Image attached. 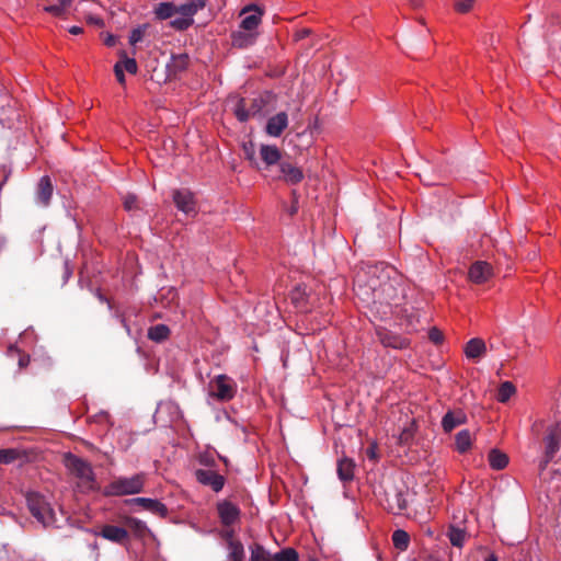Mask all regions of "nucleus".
I'll list each match as a JSON object with an SVG mask.
<instances>
[{
    "label": "nucleus",
    "mask_w": 561,
    "mask_h": 561,
    "mask_svg": "<svg viewBox=\"0 0 561 561\" xmlns=\"http://www.w3.org/2000/svg\"><path fill=\"white\" fill-rule=\"evenodd\" d=\"M133 503L140 505L144 510L151 512L160 517L168 515V507L158 500L148 497H136L131 500Z\"/></svg>",
    "instance_id": "f3484780"
},
{
    "label": "nucleus",
    "mask_w": 561,
    "mask_h": 561,
    "mask_svg": "<svg viewBox=\"0 0 561 561\" xmlns=\"http://www.w3.org/2000/svg\"><path fill=\"white\" fill-rule=\"evenodd\" d=\"M443 332L440 330H438L437 328H432L430 331H428V339L431 342H433L434 344H439L443 342Z\"/></svg>",
    "instance_id": "c03bdc74"
},
{
    "label": "nucleus",
    "mask_w": 561,
    "mask_h": 561,
    "mask_svg": "<svg viewBox=\"0 0 561 561\" xmlns=\"http://www.w3.org/2000/svg\"><path fill=\"white\" fill-rule=\"evenodd\" d=\"M219 518L225 526L233 525L240 518V510L232 502L225 500L217 504Z\"/></svg>",
    "instance_id": "f8f14e48"
},
{
    "label": "nucleus",
    "mask_w": 561,
    "mask_h": 561,
    "mask_svg": "<svg viewBox=\"0 0 561 561\" xmlns=\"http://www.w3.org/2000/svg\"><path fill=\"white\" fill-rule=\"evenodd\" d=\"M552 459H548V456L545 455L543 459L540 461L539 463V470L540 472H542L543 470H546L548 463L551 461Z\"/></svg>",
    "instance_id": "3c124183"
},
{
    "label": "nucleus",
    "mask_w": 561,
    "mask_h": 561,
    "mask_svg": "<svg viewBox=\"0 0 561 561\" xmlns=\"http://www.w3.org/2000/svg\"><path fill=\"white\" fill-rule=\"evenodd\" d=\"M465 423H467V415L461 409L449 410L442 419V427L446 433Z\"/></svg>",
    "instance_id": "dca6fc26"
},
{
    "label": "nucleus",
    "mask_w": 561,
    "mask_h": 561,
    "mask_svg": "<svg viewBox=\"0 0 561 561\" xmlns=\"http://www.w3.org/2000/svg\"><path fill=\"white\" fill-rule=\"evenodd\" d=\"M485 343L481 339H471L465 347L466 356L470 359H477L485 353Z\"/></svg>",
    "instance_id": "4be33fe9"
},
{
    "label": "nucleus",
    "mask_w": 561,
    "mask_h": 561,
    "mask_svg": "<svg viewBox=\"0 0 561 561\" xmlns=\"http://www.w3.org/2000/svg\"><path fill=\"white\" fill-rule=\"evenodd\" d=\"M448 538L450 540V543L455 547L461 548L463 546L465 539H466V531L457 528V527H450L448 529Z\"/></svg>",
    "instance_id": "c9c22d12"
},
{
    "label": "nucleus",
    "mask_w": 561,
    "mask_h": 561,
    "mask_svg": "<svg viewBox=\"0 0 561 561\" xmlns=\"http://www.w3.org/2000/svg\"><path fill=\"white\" fill-rule=\"evenodd\" d=\"M494 275L493 267L485 261H477L469 268V279L474 284H483Z\"/></svg>",
    "instance_id": "9d476101"
},
{
    "label": "nucleus",
    "mask_w": 561,
    "mask_h": 561,
    "mask_svg": "<svg viewBox=\"0 0 561 561\" xmlns=\"http://www.w3.org/2000/svg\"><path fill=\"white\" fill-rule=\"evenodd\" d=\"M87 21H88V23L93 24V25H98V26H103V24H104V22H103V20L101 18L94 16V15H89L87 18Z\"/></svg>",
    "instance_id": "8fccbe9b"
},
{
    "label": "nucleus",
    "mask_w": 561,
    "mask_h": 561,
    "mask_svg": "<svg viewBox=\"0 0 561 561\" xmlns=\"http://www.w3.org/2000/svg\"><path fill=\"white\" fill-rule=\"evenodd\" d=\"M100 536L112 542L123 543L128 538V531L124 527L104 525L100 531Z\"/></svg>",
    "instance_id": "6ab92c4d"
},
{
    "label": "nucleus",
    "mask_w": 561,
    "mask_h": 561,
    "mask_svg": "<svg viewBox=\"0 0 561 561\" xmlns=\"http://www.w3.org/2000/svg\"><path fill=\"white\" fill-rule=\"evenodd\" d=\"M268 94L266 95H260L257 98H254V99H251V100H248L249 102V115H250V118L251 117H255L257 115H261L265 105L267 104L268 102Z\"/></svg>",
    "instance_id": "c85d7f7f"
},
{
    "label": "nucleus",
    "mask_w": 561,
    "mask_h": 561,
    "mask_svg": "<svg viewBox=\"0 0 561 561\" xmlns=\"http://www.w3.org/2000/svg\"><path fill=\"white\" fill-rule=\"evenodd\" d=\"M309 32H310L309 30H304V31L301 32V36H307V35L309 34Z\"/></svg>",
    "instance_id": "052dcab7"
},
{
    "label": "nucleus",
    "mask_w": 561,
    "mask_h": 561,
    "mask_svg": "<svg viewBox=\"0 0 561 561\" xmlns=\"http://www.w3.org/2000/svg\"><path fill=\"white\" fill-rule=\"evenodd\" d=\"M210 394L220 401L231 400L237 391L236 382L226 375H219L209 382Z\"/></svg>",
    "instance_id": "39448f33"
},
{
    "label": "nucleus",
    "mask_w": 561,
    "mask_h": 561,
    "mask_svg": "<svg viewBox=\"0 0 561 561\" xmlns=\"http://www.w3.org/2000/svg\"><path fill=\"white\" fill-rule=\"evenodd\" d=\"M516 392L515 386L511 381H504L501 383L496 399L499 402L505 403Z\"/></svg>",
    "instance_id": "72a5a7b5"
},
{
    "label": "nucleus",
    "mask_w": 561,
    "mask_h": 561,
    "mask_svg": "<svg viewBox=\"0 0 561 561\" xmlns=\"http://www.w3.org/2000/svg\"><path fill=\"white\" fill-rule=\"evenodd\" d=\"M194 23V20L192 18H185V16H181V18H178V19H174L170 22V25L176 30V31H185L187 30L190 26H192Z\"/></svg>",
    "instance_id": "4c0bfd02"
},
{
    "label": "nucleus",
    "mask_w": 561,
    "mask_h": 561,
    "mask_svg": "<svg viewBox=\"0 0 561 561\" xmlns=\"http://www.w3.org/2000/svg\"><path fill=\"white\" fill-rule=\"evenodd\" d=\"M206 5L205 0H187L181 5H176V13L185 18H192Z\"/></svg>",
    "instance_id": "aec40b11"
},
{
    "label": "nucleus",
    "mask_w": 561,
    "mask_h": 561,
    "mask_svg": "<svg viewBox=\"0 0 561 561\" xmlns=\"http://www.w3.org/2000/svg\"><path fill=\"white\" fill-rule=\"evenodd\" d=\"M408 2L413 9H417L422 5L423 0H408Z\"/></svg>",
    "instance_id": "603ef678"
},
{
    "label": "nucleus",
    "mask_w": 561,
    "mask_h": 561,
    "mask_svg": "<svg viewBox=\"0 0 561 561\" xmlns=\"http://www.w3.org/2000/svg\"><path fill=\"white\" fill-rule=\"evenodd\" d=\"M144 30L141 27L134 28L129 35V44L135 45L142 41Z\"/></svg>",
    "instance_id": "a18cd8bd"
},
{
    "label": "nucleus",
    "mask_w": 561,
    "mask_h": 561,
    "mask_svg": "<svg viewBox=\"0 0 561 561\" xmlns=\"http://www.w3.org/2000/svg\"><path fill=\"white\" fill-rule=\"evenodd\" d=\"M488 459L491 468L494 470H502L508 463L507 455L496 448L490 450Z\"/></svg>",
    "instance_id": "a878e982"
},
{
    "label": "nucleus",
    "mask_w": 561,
    "mask_h": 561,
    "mask_svg": "<svg viewBox=\"0 0 561 561\" xmlns=\"http://www.w3.org/2000/svg\"><path fill=\"white\" fill-rule=\"evenodd\" d=\"M546 450L545 455L548 456V459H553L557 451L559 450V434L556 430L550 431L549 434L545 438Z\"/></svg>",
    "instance_id": "cd10ccee"
},
{
    "label": "nucleus",
    "mask_w": 561,
    "mask_h": 561,
    "mask_svg": "<svg viewBox=\"0 0 561 561\" xmlns=\"http://www.w3.org/2000/svg\"><path fill=\"white\" fill-rule=\"evenodd\" d=\"M273 556L279 561H299L298 552L294 548H285Z\"/></svg>",
    "instance_id": "e433bc0d"
},
{
    "label": "nucleus",
    "mask_w": 561,
    "mask_h": 561,
    "mask_svg": "<svg viewBox=\"0 0 561 561\" xmlns=\"http://www.w3.org/2000/svg\"><path fill=\"white\" fill-rule=\"evenodd\" d=\"M367 455H368L369 458H375L376 457V454H375V450H374L373 447L368 448Z\"/></svg>",
    "instance_id": "13d9d810"
},
{
    "label": "nucleus",
    "mask_w": 561,
    "mask_h": 561,
    "mask_svg": "<svg viewBox=\"0 0 561 561\" xmlns=\"http://www.w3.org/2000/svg\"><path fill=\"white\" fill-rule=\"evenodd\" d=\"M392 542L397 549L405 551L410 543V536L407 531L397 529L392 534Z\"/></svg>",
    "instance_id": "2f4dec72"
},
{
    "label": "nucleus",
    "mask_w": 561,
    "mask_h": 561,
    "mask_svg": "<svg viewBox=\"0 0 561 561\" xmlns=\"http://www.w3.org/2000/svg\"><path fill=\"white\" fill-rule=\"evenodd\" d=\"M201 462L208 466V465H211L214 462V460L209 461L208 459L202 458Z\"/></svg>",
    "instance_id": "bf43d9fd"
},
{
    "label": "nucleus",
    "mask_w": 561,
    "mask_h": 561,
    "mask_svg": "<svg viewBox=\"0 0 561 561\" xmlns=\"http://www.w3.org/2000/svg\"><path fill=\"white\" fill-rule=\"evenodd\" d=\"M195 478L201 484L209 486L215 492L221 491L226 482L224 476L210 469H197Z\"/></svg>",
    "instance_id": "1a4fd4ad"
},
{
    "label": "nucleus",
    "mask_w": 561,
    "mask_h": 561,
    "mask_svg": "<svg viewBox=\"0 0 561 561\" xmlns=\"http://www.w3.org/2000/svg\"><path fill=\"white\" fill-rule=\"evenodd\" d=\"M259 36V32L247 31L244 28H238L230 35L231 45L236 48H248L255 44Z\"/></svg>",
    "instance_id": "ddd939ff"
},
{
    "label": "nucleus",
    "mask_w": 561,
    "mask_h": 561,
    "mask_svg": "<svg viewBox=\"0 0 561 561\" xmlns=\"http://www.w3.org/2000/svg\"><path fill=\"white\" fill-rule=\"evenodd\" d=\"M137 207V197L133 194H128L124 197V208L126 210H133Z\"/></svg>",
    "instance_id": "49530a36"
},
{
    "label": "nucleus",
    "mask_w": 561,
    "mask_h": 561,
    "mask_svg": "<svg viewBox=\"0 0 561 561\" xmlns=\"http://www.w3.org/2000/svg\"><path fill=\"white\" fill-rule=\"evenodd\" d=\"M66 467L75 474L84 485L92 488L94 482V472L91 465L72 454L66 456Z\"/></svg>",
    "instance_id": "7ed1b4c3"
},
{
    "label": "nucleus",
    "mask_w": 561,
    "mask_h": 561,
    "mask_svg": "<svg viewBox=\"0 0 561 561\" xmlns=\"http://www.w3.org/2000/svg\"><path fill=\"white\" fill-rule=\"evenodd\" d=\"M249 549L251 552L249 561H279L260 543H253Z\"/></svg>",
    "instance_id": "393cba45"
},
{
    "label": "nucleus",
    "mask_w": 561,
    "mask_h": 561,
    "mask_svg": "<svg viewBox=\"0 0 561 561\" xmlns=\"http://www.w3.org/2000/svg\"><path fill=\"white\" fill-rule=\"evenodd\" d=\"M356 284H357V287H358L359 289H362V285L358 283V280L356 282Z\"/></svg>",
    "instance_id": "0e129e2a"
},
{
    "label": "nucleus",
    "mask_w": 561,
    "mask_h": 561,
    "mask_svg": "<svg viewBox=\"0 0 561 561\" xmlns=\"http://www.w3.org/2000/svg\"><path fill=\"white\" fill-rule=\"evenodd\" d=\"M27 507L31 514L45 527L56 522L55 513L45 497L37 492H30L26 495Z\"/></svg>",
    "instance_id": "f03ea898"
},
{
    "label": "nucleus",
    "mask_w": 561,
    "mask_h": 561,
    "mask_svg": "<svg viewBox=\"0 0 561 561\" xmlns=\"http://www.w3.org/2000/svg\"><path fill=\"white\" fill-rule=\"evenodd\" d=\"M297 211H298V206H297V202H295V203L291 205L290 209H289V214H290V216H293V215H295Z\"/></svg>",
    "instance_id": "4d7b16f0"
},
{
    "label": "nucleus",
    "mask_w": 561,
    "mask_h": 561,
    "mask_svg": "<svg viewBox=\"0 0 561 561\" xmlns=\"http://www.w3.org/2000/svg\"><path fill=\"white\" fill-rule=\"evenodd\" d=\"M57 2L66 10L71 5L72 0H57Z\"/></svg>",
    "instance_id": "864d4df0"
},
{
    "label": "nucleus",
    "mask_w": 561,
    "mask_h": 561,
    "mask_svg": "<svg viewBox=\"0 0 561 561\" xmlns=\"http://www.w3.org/2000/svg\"><path fill=\"white\" fill-rule=\"evenodd\" d=\"M355 463L351 458H342L337 462V476L343 482L352 481L354 478Z\"/></svg>",
    "instance_id": "412c9836"
},
{
    "label": "nucleus",
    "mask_w": 561,
    "mask_h": 561,
    "mask_svg": "<svg viewBox=\"0 0 561 561\" xmlns=\"http://www.w3.org/2000/svg\"><path fill=\"white\" fill-rule=\"evenodd\" d=\"M125 526H127L138 537H142L148 531L147 525L142 520L134 517L125 519Z\"/></svg>",
    "instance_id": "f704fd0d"
},
{
    "label": "nucleus",
    "mask_w": 561,
    "mask_h": 561,
    "mask_svg": "<svg viewBox=\"0 0 561 561\" xmlns=\"http://www.w3.org/2000/svg\"><path fill=\"white\" fill-rule=\"evenodd\" d=\"M312 561H316V560H312Z\"/></svg>",
    "instance_id": "69168bd1"
},
{
    "label": "nucleus",
    "mask_w": 561,
    "mask_h": 561,
    "mask_svg": "<svg viewBox=\"0 0 561 561\" xmlns=\"http://www.w3.org/2000/svg\"><path fill=\"white\" fill-rule=\"evenodd\" d=\"M228 558L230 561H244V548L241 541L233 539L232 534L228 535Z\"/></svg>",
    "instance_id": "b1692460"
},
{
    "label": "nucleus",
    "mask_w": 561,
    "mask_h": 561,
    "mask_svg": "<svg viewBox=\"0 0 561 561\" xmlns=\"http://www.w3.org/2000/svg\"><path fill=\"white\" fill-rule=\"evenodd\" d=\"M260 157L265 164V170H271L272 167L278 165L282 160L280 150L274 145H262L260 148Z\"/></svg>",
    "instance_id": "2eb2a0df"
},
{
    "label": "nucleus",
    "mask_w": 561,
    "mask_h": 561,
    "mask_svg": "<svg viewBox=\"0 0 561 561\" xmlns=\"http://www.w3.org/2000/svg\"><path fill=\"white\" fill-rule=\"evenodd\" d=\"M53 183L49 176L45 175L41 178L36 188V202L42 206H47L53 196Z\"/></svg>",
    "instance_id": "a211bd4d"
},
{
    "label": "nucleus",
    "mask_w": 561,
    "mask_h": 561,
    "mask_svg": "<svg viewBox=\"0 0 561 561\" xmlns=\"http://www.w3.org/2000/svg\"><path fill=\"white\" fill-rule=\"evenodd\" d=\"M44 10L54 16H64L67 13V10L64 9L58 2L56 4L45 7Z\"/></svg>",
    "instance_id": "79ce46f5"
},
{
    "label": "nucleus",
    "mask_w": 561,
    "mask_h": 561,
    "mask_svg": "<svg viewBox=\"0 0 561 561\" xmlns=\"http://www.w3.org/2000/svg\"><path fill=\"white\" fill-rule=\"evenodd\" d=\"M288 126V116L285 112H279L276 115L268 118L265 131L268 136L272 137H279L282 133L287 128Z\"/></svg>",
    "instance_id": "4468645a"
},
{
    "label": "nucleus",
    "mask_w": 561,
    "mask_h": 561,
    "mask_svg": "<svg viewBox=\"0 0 561 561\" xmlns=\"http://www.w3.org/2000/svg\"><path fill=\"white\" fill-rule=\"evenodd\" d=\"M473 2L474 0H456L455 9L460 13H466L472 8Z\"/></svg>",
    "instance_id": "a19ab883"
},
{
    "label": "nucleus",
    "mask_w": 561,
    "mask_h": 561,
    "mask_svg": "<svg viewBox=\"0 0 561 561\" xmlns=\"http://www.w3.org/2000/svg\"><path fill=\"white\" fill-rule=\"evenodd\" d=\"M456 449L463 454L471 447V433L468 430H462L456 435Z\"/></svg>",
    "instance_id": "7c9ffc66"
},
{
    "label": "nucleus",
    "mask_w": 561,
    "mask_h": 561,
    "mask_svg": "<svg viewBox=\"0 0 561 561\" xmlns=\"http://www.w3.org/2000/svg\"><path fill=\"white\" fill-rule=\"evenodd\" d=\"M376 336L385 347L404 350L410 346V341L386 328H376Z\"/></svg>",
    "instance_id": "6e6552de"
},
{
    "label": "nucleus",
    "mask_w": 561,
    "mask_h": 561,
    "mask_svg": "<svg viewBox=\"0 0 561 561\" xmlns=\"http://www.w3.org/2000/svg\"><path fill=\"white\" fill-rule=\"evenodd\" d=\"M176 14V5L172 2H161L154 8V15L158 20H167Z\"/></svg>",
    "instance_id": "c756f323"
},
{
    "label": "nucleus",
    "mask_w": 561,
    "mask_h": 561,
    "mask_svg": "<svg viewBox=\"0 0 561 561\" xmlns=\"http://www.w3.org/2000/svg\"><path fill=\"white\" fill-rule=\"evenodd\" d=\"M19 456V453L15 449H0V463H11L13 462Z\"/></svg>",
    "instance_id": "58836bf2"
},
{
    "label": "nucleus",
    "mask_w": 561,
    "mask_h": 561,
    "mask_svg": "<svg viewBox=\"0 0 561 561\" xmlns=\"http://www.w3.org/2000/svg\"><path fill=\"white\" fill-rule=\"evenodd\" d=\"M279 174L275 179L283 180L287 184L295 185L304 180L302 171L288 160L279 162Z\"/></svg>",
    "instance_id": "9b49d317"
},
{
    "label": "nucleus",
    "mask_w": 561,
    "mask_h": 561,
    "mask_svg": "<svg viewBox=\"0 0 561 561\" xmlns=\"http://www.w3.org/2000/svg\"><path fill=\"white\" fill-rule=\"evenodd\" d=\"M248 158H249L250 160H253V153H251V154H250V153H248Z\"/></svg>",
    "instance_id": "e2e57ef3"
},
{
    "label": "nucleus",
    "mask_w": 561,
    "mask_h": 561,
    "mask_svg": "<svg viewBox=\"0 0 561 561\" xmlns=\"http://www.w3.org/2000/svg\"><path fill=\"white\" fill-rule=\"evenodd\" d=\"M114 72H115V76H116V79L117 81L121 83V84H124L125 83V75H124V69L122 67V64L121 62H116L115 66H114Z\"/></svg>",
    "instance_id": "de8ad7c7"
},
{
    "label": "nucleus",
    "mask_w": 561,
    "mask_h": 561,
    "mask_svg": "<svg viewBox=\"0 0 561 561\" xmlns=\"http://www.w3.org/2000/svg\"><path fill=\"white\" fill-rule=\"evenodd\" d=\"M115 42H116L115 37L113 35H108V37L105 39V45L114 46Z\"/></svg>",
    "instance_id": "6e6d98bb"
},
{
    "label": "nucleus",
    "mask_w": 561,
    "mask_h": 561,
    "mask_svg": "<svg viewBox=\"0 0 561 561\" xmlns=\"http://www.w3.org/2000/svg\"><path fill=\"white\" fill-rule=\"evenodd\" d=\"M485 561H497V560L495 557L492 556V557L488 558Z\"/></svg>",
    "instance_id": "680f3d73"
},
{
    "label": "nucleus",
    "mask_w": 561,
    "mask_h": 561,
    "mask_svg": "<svg viewBox=\"0 0 561 561\" xmlns=\"http://www.w3.org/2000/svg\"><path fill=\"white\" fill-rule=\"evenodd\" d=\"M170 335V329L165 324H156L148 329V339L161 343L165 341Z\"/></svg>",
    "instance_id": "bb28decb"
},
{
    "label": "nucleus",
    "mask_w": 561,
    "mask_h": 561,
    "mask_svg": "<svg viewBox=\"0 0 561 561\" xmlns=\"http://www.w3.org/2000/svg\"><path fill=\"white\" fill-rule=\"evenodd\" d=\"M69 32L73 35H78L82 33V27L80 26H72L70 27Z\"/></svg>",
    "instance_id": "5fc2aeb1"
},
{
    "label": "nucleus",
    "mask_w": 561,
    "mask_h": 561,
    "mask_svg": "<svg viewBox=\"0 0 561 561\" xmlns=\"http://www.w3.org/2000/svg\"><path fill=\"white\" fill-rule=\"evenodd\" d=\"M408 489L402 484L398 486L391 484L385 489L386 508L392 514H401L408 506L407 502Z\"/></svg>",
    "instance_id": "20e7f679"
},
{
    "label": "nucleus",
    "mask_w": 561,
    "mask_h": 561,
    "mask_svg": "<svg viewBox=\"0 0 561 561\" xmlns=\"http://www.w3.org/2000/svg\"><path fill=\"white\" fill-rule=\"evenodd\" d=\"M190 62V57L187 54H179L172 55L171 61L168 65V71L170 75H178L179 72L184 71Z\"/></svg>",
    "instance_id": "5701e85b"
},
{
    "label": "nucleus",
    "mask_w": 561,
    "mask_h": 561,
    "mask_svg": "<svg viewBox=\"0 0 561 561\" xmlns=\"http://www.w3.org/2000/svg\"><path fill=\"white\" fill-rule=\"evenodd\" d=\"M249 102L245 99H239L233 107V113L240 122H247L250 119L249 115Z\"/></svg>",
    "instance_id": "473e14b6"
},
{
    "label": "nucleus",
    "mask_w": 561,
    "mask_h": 561,
    "mask_svg": "<svg viewBox=\"0 0 561 561\" xmlns=\"http://www.w3.org/2000/svg\"><path fill=\"white\" fill-rule=\"evenodd\" d=\"M305 291L298 286L295 288V290L291 293V299L296 302L304 299Z\"/></svg>",
    "instance_id": "09e8293b"
},
{
    "label": "nucleus",
    "mask_w": 561,
    "mask_h": 561,
    "mask_svg": "<svg viewBox=\"0 0 561 561\" xmlns=\"http://www.w3.org/2000/svg\"><path fill=\"white\" fill-rule=\"evenodd\" d=\"M172 199L176 208L185 215L195 216L197 214L196 201L194 194L190 190H174L172 192Z\"/></svg>",
    "instance_id": "423d86ee"
},
{
    "label": "nucleus",
    "mask_w": 561,
    "mask_h": 561,
    "mask_svg": "<svg viewBox=\"0 0 561 561\" xmlns=\"http://www.w3.org/2000/svg\"><path fill=\"white\" fill-rule=\"evenodd\" d=\"M144 485V473H137L133 477H118L106 486L105 494L113 496L137 494L142 491Z\"/></svg>",
    "instance_id": "f257e3e1"
},
{
    "label": "nucleus",
    "mask_w": 561,
    "mask_h": 561,
    "mask_svg": "<svg viewBox=\"0 0 561 561\" xmlns=\"http://www.w3.org/2000/svg\"><path fill=\"white\" fill-rule=\"evenodd\" d=\"M122 64L124 70H126L130 75H135L137 72V62L134 58H125Z\"/></svg>",
    "instance_id": "37998d69"
},
{
    "label": "nucleus",
    "mask_w": 561,
    "mask_h": 561,
    "mask_svg": "<svg viewBox=\"0 0 561 561\" xmlns=\"http://www.w3.org/2000/svg\"><path fill=\"white\" fill-rule=\"evenodd\" d=\"M264 11L257 5H245L240 12V16L244 15V18L241 20L239 27L247 31L257 32Z\"/></svg>",
    "instance_id": "0eeeda50"
},
{
    "label": "nucleus",
    "mask_w": 561,
    "mask_h": 561,
    "mask_svg": "<svg viewBox=\"0 0 561 561\" xmlns=\"http://www.w3.org/2000/svg\"><path fill=\"white\" fill-rule=\"evenodd\" d=\"M8 352L10 355L16 354L19 356L18 364L20 368H25L30 364V355L22 353L16 347L10 346Z\"/></svg>",
    "instance_id": "ea45409f"
}]
</instances>
